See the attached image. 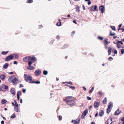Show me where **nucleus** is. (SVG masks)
Segmentation results:
<instances>
[{"instance_id":"603ef678","label":"nucleus","mask_w":124,"mask_h":124,"mask_svg":"<svg viewBox=\"0 0 124 124\" xmlns=\"http://www.w3.org/2000/svg\"><path fill=\"white\" fill-rule=\"evenodd\" d=\"M113 59V58L112 57H110L108 58V60L110 61H112Z\"/></svg>"},{"instance_id":"c756f323","label":"nucleus","mask_w":124,"mask_h":124,"mask_svg":"<svg viewBox=\"0 0 124 124\" xmlns=\"http://www.w3.org/2000/svg\"><path fill=\"white\" fill-rule=\"evenodd\" d=\"M65 83L68 84H69L71 85H73V83L71 81L65 82Z\"/></svg>"},{"instance_id":"393cba45","label":"nucleus","mask_w":124,"mask_h":124,"mask_svg":"<svg viewBox=\"0 0 124 124\" xmlns=\"http://www.w3.org/2000/svg\"><path fill=\"white\" fill-rule=\"evenodd\" d=\"M31 83H35L37 84H39L40 83V82L39 81H35L34 80L31 81Z\"/></svg>"},{"instance_id":"f8f14e48","label":"nucleus","mask_w":124,"mask_h":124,"mask_svg":"<svg viewBox=\"0 0 124 124\" xmlns=\"http://www.w3.org/2000/svg\"><path fill=\"white\" fill-rule=\"evenodd\" d=\"M121 112V111L119 110V109H118L116 111L114 115H117L119 114Z\"/></svg>"},{"instance_id":"20e7f679","label":"nucleus","mask_w":124,"mask_h":124,"mask_svg":"<svg viewBox=\"0 0 124 124\" xmlns=\"http://www.w3.org/2000/svg\"><path fill=\"white\" fill-rule=\"evenodd\" d=\"M14 58V55L13 54H10L9 55L7 56L5 59V60L6 61H8L12 60Z\"/></svg>"},{"instance_id":"f3484780","label":"nucleus","mask_w":124,"mask_h":124,"mask_svg":"<svg viewBox=\"0 0 124 124\" xmlns=\"http://www.w3.org/2000/svg\"><path fill=\"white\" fill-rule=\"evenodd\" d=\"M108 55H109L111 54V51L112 50V48L110 47H109L108 48Z\"/></svg>"},{"instance_id":"3c124183","label":"nucleus","mask_w":124,"mask_h":124,"mask_svg":"<svg viewBox=\"0 0 124 124\" xmlns=\"http://www.w3.org/2000/svg\"><path fill=\"white\" fill-rule=\"evenodd\" d=\"M13 55H14V57H15V59H16L17 58H18L19 57V56L17 55H14L13 54Z\"/></svg>"},{"instance_id":"6e6d98bb","label":"nucleus","mask_w":124,"mask_h":124,"mask_svg":"<svg viewBox=\"0 0 124 124\" xmlns=\"http://www.w3.org/2000/svg\"><path fill=\"white\" fill-rule=\"evenodd\" d=\"M114 53L115 54H117V51L116 50H115L114 52Z\"/></svg>"},{"instance_id":"9d476101","label":"nucleus","mask_w":124,"mask_h":124,"mask_svg":"<svg viewBox=\"0 0 124 124\" xmlns=\"http://www.w3.org/2000/svg\"><path fill=\"white\" fill-rule=\"evenodd\" d=\"M10 92L11 94L13 96L15 94V91L14 88H12L11 89Z\"/></svg>"},{"instance_id":"79ce46f5","label":"nucleus","mask_w":124,"mask_h":124,"mask_svg":"<svg viewBox=\"0 0 124 124\" xmlns=\"http://www.w3.org/2000/svg\"><path fill=\"white\" fill-rule=\"evenodd\" d=\"M117 43H118L119 44V43L120 44L122 45H123V42H122V41H118L117 42Z\"/></svg>"},{"instance_id":"338daca9","label":"nucleus","mask_w":124,"mask_h":124,"mask_svg":"<svg viewBox=\"0 0 124 124\" xmlns=\"http://www.w3.org/2000/svg\"><path fill=\"white\" fill-rule=\"evenodd\" d=\"M15 105L17 107H18V104H17V103H16L15 104Z\"/></svg>"},{"instance_id":"f03ea898","label":"nucleus","mask_w":124,"mask_h":124,"mask_svg":"<svg viewBox=\"0 0 124 124\" xmlns=\"http://www.w3.org/2000/svg\"><path fill=\"white\" fill-rule=\"evenodd\" d=\"M23 61L25 62L29 61L28 63L29 66L27 67V68L29 70H31V56H27L25 57L23 59Z\"/></svg>"},{"instance_id":"a18cd8bd","label":"nucleus","mask_w":124,"mask_h":124,"mask_svg":"<svg viewBox=\"0 0 124 124\" xmlns=\"http://www.w3.org/2000/svg\"><path fill=\"white\" fill-rule=\"evenodd\" d=\"M111 28L114 31H115L116 28L115 26H111Z\"/></svg>"},{"instance_id":"e2e57ef3","label":"nucleus","mask_w":124,"mask_h":124,"mask_svg":"<svg viewBox=\"0 0 124 124\" xmlns=\"http://www.w3.org/2000/svg\"><path fill=\"white\" fill-rule=\"evenodd\" d=\"M17 63V62L16 61H15L14 62V64H16Z\"/></svg>"},{"instance_id":"774afa93","label":"nucleus","mask_w":124,"mask_h":124,"mask_svg":"<svg viewBox=\"0 0 124 124\" xmlns=\"http://www.w3.org/2000/svg\"><path fill=\"white\" fill-rule=\"evenodd\" d=\"M91 124H95V123L94 122H92L91 123Z\"/></svg>"},{"instance_id":"b1692460","label":"nucleus","mask_w":124,"mask_h":124,"mask_svg":"<svg viewBox=\"0 0 124 124\" xmlns=\"http://www.w3.org/2000/svg\"><path fill=\"white\" fill-rule=\"evenodd\" d=\"M2 87L5 89H7L8 88V87L7 86L5 85H2Z\"/></svg>"},{"instance_id":"ea45409f","label":"nucleus","mask_w":124,"mask_h":124,"mask_svg":"<svg viewBox=\"0 0 124 124\" xmlns=\"http://www.w3.org/2000/svg\"><path fill=\"white\" fill-rule=\"evenodd\" d=\"M58 119L59 120H60L62 119V117L61 116H58Z\"/></svg>"},{"instance_id":"f257e3e1","label":"nucleus","mask_w":124,"mask_h":124,"mask_svg":"<svg viewBox=\"0 0 124 124\" xmlns=\"http://www.w3.org/2000/svg\"><path fill=\"white\" fill-rule=\"evenodd\" d=\"M63 100L66 102V103L70 107H73L76 104V99L72 96L66 97Z\"/></svg>"},{"instance_id":"680f3d73","label":"nucleus","mask_w":124,"mask_h":124,"mask_svg":"<svg viewBox=\"0 0 124 124\" xmlns=\"http://www.w3.org/2000/svg\"><path fill=\"white\" fill-rule=\"evenodd\" d=\"M26 90L25 89H23V90L22 91L23 93H24L26 92Z\"/></svg>"},{"instance_id":"423d86ee","label":"nucleus","mask_w":124,"mask_h":124,"mask_svg":"<svg viewBox=\"0 0 124 124\" xmlns=\"http://www.w3.org/2000/svg\"><path fill=\"white\" fill-rule=\"evenodd\" d=\"M97 7L96 5L92 6L90 8V10L92 11H95L96 10L98 11V9H97Z\"/></svg>"},{"instance_id":"58836bf2","label":"nucleus","mask_w":124,"mask_h":124,"mask_svg":"<svg viewBox=\"0 0 124 124\" xmlns=\"http://www.w3.org/2000/svg\"><path fill=\"white\" fill-rule=\"evenodd\" d=\"M111 111V109H107V113L108 114H109V113Z\"/></svg>"},{"instance_id":"412c9836","label":"nucleus","mask_w":124,"mask_h":124,"mask_svg":"<svg viewBox=\"0 0 124 124\" xmlns=\"http://www.w3.org/2000/svg\"><path fill=\"white\" fill-rule=\"evenodd\" d=\"M69 46L66 44H64V46L62 47V49H65L68 47Z\"/></svg>"},{"instance_id":"7c9ffc66","label":"nucleus","mask_w":124,"mask_h":124,"mask_svg":"<svg viewBox=\"0 0 124 124\" xmlns=\"http://www.w3.org/2000/svg\"><path fill=\"white\" fill-rule=\"evenodd\" d=\"M98 93L101 96H102L103 94V93L101 91H99L98 92Z\"/></svg>"},{"instance_id":"a19ab883","label":"nucleus","mask_w":124,"mask_h":124,"mask_svg":"<svg viewBox=\"0 0 124 124\" xmlns=\"http://www.w3.org/2000/svg\"><path fill=\"white\" fill-rule=\"evenodd\" d=\"M54 40H51V41L49 42V44H50V45H52V44H53V43Z\"/></svg>"},{"instance_id":"8fccbe9b","label":"nucleus","mask_w":124,"mask_h":124,"mask_svg":"<svg viewBox=\"0 0 124 124\" xmlns=\"http://www.w3.org/2000/svg\"><path fill=\"white\" fill-rule=\"evenodd\" d=\"M70 88H71V89L73 90H74L75 88V87L74 86H71L70 87Z\"/></svg>"},{"instance_id":"13d9d810","label":"nucleus","mask_w":124,"mask_h":124,"mask_svg":"<svg viewBox=\"0 0 124 124\" xmlns=\"http://www.w3.org/2000/svg\"><path fill=\"white\" fill-rule=\"evenodd\" d=\"M82 88L84 91H85L86 90V88H85L84 86H83Z\"/></svg>"},{"instance_id":"4d7b16f0","label":"nucleus","mask_w":124,"mask_h":124,"mask_svg":"<svg viewBox=\"0 0 124 124\" xmlns=\"http://www.w3.org/2000/svg\"><path fill=\"white\" fill-rule=\"evenodd\" d=\"M121 120L122 121L124 122V117H123L122 118Z\"/></svg>"},{"instance_id":"dca6fc26","label":"nucleus","mask_w":124,"mask_h":124,"mask_svg":"<svg viewBox=\"0 0 124 124\" xmlns=\"http://www.w3.org/2000/svg\"><path fill=\"white\" fill-rule=\"evenodd\" d=\"M113 104L112 102H110L108 105V108H111L113 107Z\"/></svg>"},{"instance_id":"c85d7f7f","label":"nucleus","mask_w":124,"mask_h":124,"mask_svg":"<svg viewBox=\"0 0 124 124\" xmlns=\"http://www.w3.org/2000/svg\"><path fill=\"white\" fill-rule=\"evenodd\" d=\"M80 120V119H79L78 121H77L76 120L75 121V122H74V124H79Z\"/></svg>"},{"instance_id":"2eb2a0df","label":"nucleus","mask_w":124,"mask_h":124,"mask_svg":"<svg viewBox=\"0 0 124 124\" xmlns=\"http://www.w3.org/2000/svg\"><path fill=\"white\" fill-rule=\"evenodd\" d=\"M104 114V111L103 110H102L99 112V115L101 117H102L103 116Z\"/></svg>"},{"instance_id":"5701e85b","label":"nucleus","mask_w":124,"mask_h":124,"mask_svg":"<svg viewBox=\"0 0 124 124\" xmlns=\"http://www.w3.org/2000/svg\"><path fill=\"white\" fill-rule=\"evenodd\" d=\"M116 44L117 45V47L118 48H122L124 47L120 45L119 43H117V42Z\"/></svg>"},{"instance_id":"7ed1b4c3","label":"nucleus","mask_w":124,"mask_h":124,"mask_svg":"<svg viewBox=\"0 0 124 124\" xmlns=\"http://www.w3.org/2000/svg\"><path fill=\"white\" fill-rule=\"evenodd\" d=\"M24 77L26 81L27 82H29L30 83H31V76L26 74H24Z\"/></svg>"},{"instance_id":"37998d69","label":"nucleus","mask_w":124,"mask_h":124,"mask_svg":"<svg viewBox=\"0 0 124 124\" xmlns=\"http://www.w3.org/2000/svg\"><path fill=\"white\" fill-rule=\"evenodd\" d=\"M109 35L111 36H115V33H112L111 31H110V33Z\"/></svg>"},{"instance_id":"4c0bfd02","label":"nucleus","mask_w":124,"mask_h":124,"mask_svg":"<svg viewBox=\"0 0 124 124\" xmlns=\"http://www.w3.org/2000/svg\"><path fill=\"white\" fill-rule=\"evenodd\" d=\"M76 11L78 12H80V10H79V7H78L77 6L76 8Z\"/></svg>"},{"instance_id":"0e129e2a","label":"nucleus","mask_w":124,"mask_h":124,"mask_svg":"<svg viewBox=\"0 0 124 124\" xmlns=\"http://www.w3.org/2000/svg\"><path fill=\"white\" fill-rule=\"evenodd\" d=\"M83 10H85V6L84 5H83Z\"/></svg>"},{"instance_id":"2f4dec72","label":"nucleus","mask_w":124,"mask_h":124,"mask_svg":"<svg viewBox=\"0 0 124 124\" xmlns=\"http://www.w3.org/2000/svg\"><path fill=\"white\" fill-rule=\"evenodd\" d=\"M8 51H3L1 53V54L3 55H5L6 54L8 53Z\"/></svg>"},{"instance_id":"39448f33","label":"nucleus","mask_w":124,"mask_h":124,"mask_svg":"<svg viewBox=\"0 0 124 124\" xmlns=\"http://www.w3.org/2000/svg\"><path fill=\"white\" fill-rule=\"evenodd\" d=\"M88 113L87 109H86L82 113L81 116V118L83 119H84Z\"/></svg>"},{"instance_id":"9b49d317","label":"nucleus","mask_w":124,"mask_h":124,"mask_svg":"<svg viewBox=\"0 0 124 124\" xmlns=\"http://www.w3.org/2000/svg\"><path fill=\"white\" fill-rule=\"evenodd\" d=\"M21 92L20 91H18L17 92V99L18 101H19V100L20 99V95H21Z\"/></svg>"},{"instance_id":"ddd939ff","label":"nucleus","mask_w":124,"mask_h":124,"mask_svg":"<svg viewBox=\"0 0 124 124\" xmlns=\"http://www.w3.org/2000/svg\"><path fill=\"white\" fill-rule=\"evenodd\" d=\"M37 60L36 58L34 56L31 57V64L32 62H36Z\"/></svg>"},{"instance_id":"49530a36","label":"nucleus","mask_w":124,"mask_h":124,"mask_svg":"<svg viewBox=\"0 0 124 124\" xmlns=\"http://www.w3.org/2000/svg\"><path fill=\"white\" fill-rule=\"evenodd\" d=\"M56 39H57L58 40H59L60 39V37L59 36V35H57L56 37Z\"/></svg>"},{"instance_id":"c9c22d12","label":"nucleus","mask_w":124,"mask_h":124,"mask_svg":"<svg viewBox=\"0 0 124 124\" xmlns=\"http://www.w3.org/2000/svg\"><path fill=\"white\" fill-rule=\"evenodd\" d=\"M98 39L101 40H102L103 39V38L99 36L98 37Z\"/></svg>"},{"instance_id":"5fc2aeb1","label":"nucleus","mask_w":124,"mask_h":124,"mask_svg":"<svg viewBox=\"0 0 124 124\" xmlns=\"http://www.w3.org/2000/svg\"><path fill=\"white\" fill-rule=\"evenodd\" d=\"M27 2L28 3H31V0H28L27 1Z\"/></svg>"},{"instance_id":"69168bd1","label":"nucleus","mask_w":124,"mask_h":124,"mask_svg":"<svg viewBox=\"0 0 124 124\" xmlns=\"http://www.w3.org/2000/svg\"><path fill=\"white\" fill-rule=\"evenodd\" d=\"M1 124H4V122L2 120L1 121Z\"/></svg>"},{"instance_id":"4be33fe9","label":"nucleus","mask_w":124,"mask_h":124,"mask_svg":"<svg viewBox=\"0 0 124 124\" xmlns=\"http://www.w3.org/2000/svg\"><path fill=\"white\" fill-rule=\"evenodd\" d=\"M5 76L4 74L1 75L0 76V78L1 80H4L5 78Z\"/></svg>"},{"instance_id":"a211bd4d","label":"nucleus","mask_w":124,"mask_h":124,"mask_svg":"<svg viewBox=\"0 0 124 124\" xmlns=\"http://www.w3.org/2000/svg\"><path fill=\"white\" fill-rule=\"evenodd\" d=\"M58 21L59 22L57 23L56 25L58 26H60L61 25V20L59 19L58 20Z\"/></svg>"},{"instance_id":"473e14b6","label":"nucleus","mask_w":124,"mask_h":124,"mask_svg":"<svg viewBox=\"0 0 124 124\" xmlns=\"http://www.w3.org/2000/svg\"><path fill=\"white\" fill-rule=\"evenodd\" d=\"M104 42L105 44H106V45H107L108 43H110V42H109L106 39L104 40Z\"/></svg>"},{"instance_id":"a878e982","label":"nucleus","mask_w":124,"mask_h":124,"mask_svg":"<svg viewBox=\"0 0 124 124\" xmlns=\"http://www.w3.org/2000/svg\"><path fill=\"white\" fill-rule=\"evenodd\" d=\"M7 101L5 99H2L1 101V102L2 104H4L6 103Z\"/></svg>"},{"instance_id":"052dcab7","label":"nucleus","mask_w":124,"mask_h":124,"mask_svg":"<svg viewBox=\"0 0 124 124\" xmlns=\"http://www.w3.org/2000/svg\"><path fill=\"white\" fill-rule=\"evenodd\" d=\"M73 22L74 23H75L77 24V23L76 22V21L75 20H74L73 21Z\"/></svg>"},{"instance_id":"bf43d9fd","label":"nucleus","mask_w":124,"mask_h":124,"mask_svg":"<svg viewBox=\"0 0 124 124\" xmlns=\"http://www.w3.org/2000/svg\"><path fill=\"white\" fill-rule=\"evenodd\" d=\"M20 86H19V87H23V85L22 84H20Z\"/></svg>"},{"instance_id":"4468645a","label":"nucleus","mask_w":124,"mask_h":124,"mask_svg":"<svg viewBox=\"0 0 124 124\" xmlns=\"http://www.w3.org/2000/svg\"><path fill=\"white\" fill-rule=\"evenodd\" d=\"M94 107L95 108H98L99 106V102L98 101H96L94 103Z\"/></svg>"},{"instance_id":"f704fd0d","label":"nucleus","mask_w":124,"mask_h":124,"mask_svg":"<svg viewBox=\"0 0 124 124\" xmlns=\"http://www.w3.org/2000/svg\"><path fill=\"white\" fill-rule=\"evenodd\" d=\"M47 73L48 72L47 71L44 70L43 71V74L45 75H47Z\"/></svg>"},{"instance_id":"bb28decb","label":"nucleus","mask_w":124,"mask_h":124,"mask_svg":"<svg viewBox=\"0 0 124 124\" xmlns=\"http://www.w3.org/2000/svg\"><path fill=\"white\" fill-rule=\"evenodd\" d=\"M94 86L89 91V93H91L92 92L93 90H94Z\"/></svg>"},{"instance_id":"72a5a7b5","label":"nucleus","mask_w":124,"mask_h":124,"mask_svg":"<svg viewBox=\"0 0 124 124\" xmlns=\"http://www.w3.org/2000/svg\"><path fill=\"white\" fill-rule=\"evenodd\" d=\"M14 76H11L10 77H9L8 78V80L9 81H12L13 79H12V78H13V77H14Z\"/></svg>"},{"instance_id":"c03bdc74","label":"nucleus","mask_w":124,"mask_h":124,"mask_svg":"<svg viewBox=\"0 0 124 124\" xmlns=\"http://www.w3.org/2000/svg\"><path fill=\"white\" fill-rule=\"evenodd\" d=\"M121 53L123 54L124 53V49H121Z\"/></svg>"},{"instance_id":"864d4df0","label":"nucleus","mask_w":124,"mask_h":124,"mask_svg":"<svg viewBox=\"0 0 124 124\" xmlns=\"http://www.w3.org/2000/svg\"><path fill=\"white\" fill-rule=\"evenodd\" d=\"M87 100H90L92 99V98L90 97H89L88 96H87Z\"/></svg>"},{"instance_id":"6e6552de","label":"nucleus","mask_w":124,"mask_h":124,"mask_svg":"<svg viewBox=\"0 0 124 124\" xmlns=\"http://www.w3.org/2000/svg\"><path fill=\"white\" fill-rule=\"evenodd\" d=\"M41 73V71L39 70H36L35 72V74L36 76H38L40 75Z\"/></svg>"},{"instance_id":"09e8293b","label":"nucleus","mask_w":124,"mask_h":124,"mask_svg":"<svg viewBox=\"0 0 124 124\" xmlns=\"http://www.w3.org/2000/svg\"><path fill=\"white\" fill-rule=\"evenodd\" d=\"M75 31H73L72 32L71 35V36H73L75 34Z\"/></svg>"},{"instance_id":"cd10ccee","label":"nucleus","mask_w":124,"mask_h":124,"mask_svg":"<svg viewBox=\"0 0 124 124\" xmlns=\"http://www.w3.org/2000/svg\"><path fill=\"white\" fill-rule=\"evenodd\" d=\"M16 117L15 114L14 113H13L10 116V117L12 119L15 118Z\"/></svg>"},{"instance_id":"aec40b11","label":"nucleus","mask_w":124,"mask_h":124,"mask_svg":"<svg viewBox=\"0 0 124 124\" xmlns=\"http://www.w3.org/2000/svg\"><path fill=\"white\" fill-rule=\"evenodd\" d=\"M9 65L7 63H5L3 66V68L4 69H6L8 66Z\"/></svg>"},{"instance_id":"1a4fd4ad","label":"nucleus","mask_w":124,"mask_h":124,"mask_svg":"<svg viewBox=\"0 0 124 124\" xmlns=\"http://www.w3.org/2000/svg\"><path fill=\"white\" fill-rule=\"evenodd\" d=\"M17 79L16 78H15L12 79L11 81V82L12 83H13L14 85L15 84H16L17 83Z\"/></svg>"},{"instance_id":"6ab92c4d","label":"nucleus","mask_w":124,"mask_h":124,"mask_svg":"<svg viewBox=\"0 0 124 124\" xmlns=\"http://www.w3.org/2000/svg\"><path fill=\"white\" fill-rule=\"evenodd\" d=\"M107 102V100L106 97L102 101L103 103V104H105Z\"/></svg>"},{"instance_id":"0eeeda50","label":"nucleus","mask_w":124,"mask_h":124,"mask_svg":"<svg viewBox=\"0 0 124 124\" xmlns=\"http://www.w3.org/2000/svg\"><path fill=\"white\" fill-rule=\"evenodd\" d=\"M99 9L101 11L102 13H103L104 12L105 8L103 5H101L100 6Z\"/></svg>"},{"instance_id":"de8ad7c7","label":"nucleus","mask_w":124,"mask_h":124,"mask_svg":"<svg viewBox=\"0 0 124 124\" xmlns=\"http://www.w3.org/2000/svg\"><path fill=\"white\" fill-rule=\"evenodd\" d=\"M15 110L16 112L18 113L20 112V111L19 109H15Z\"/></svg>"},{"instance_id":"e433bc0d","label":"nucleus","mask_w":124,"mask_h":124,"mask_svg":"<svg viewBox=\"0 0 124 124\" xmlns=\"http://www.w3.org/2000/svg\"><path fill=\"white\" fill-rule=\"evenodd\" d=\"M85 1H88V4L89 5H90L91 3V2L90 0H85Z\"/></svg>"}]
</instances>
